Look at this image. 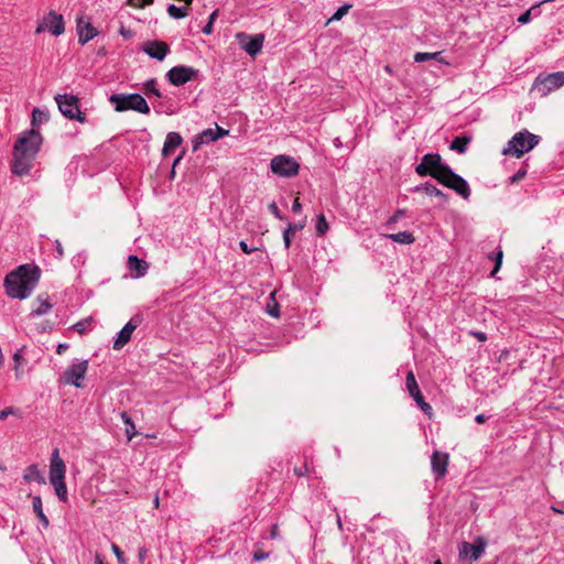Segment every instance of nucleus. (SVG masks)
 I'll list each match as a JSON object with an SVG mask.
<instances>
[{
	"mask_svg": "<svg viewBox=\"0 0 564 564\" xmlns=\"http://www.w3.org/2000/svg\"><path fill=\"white\" fill-rule=\"evenodd\" d=\"M39 279L40 270L37 267L22 264L6 276V292L12 299H26L36 286Z\"/></svg>",
	"mask_w": 564,
	"mask_h": 564,
	"instance_id": "nucleus-1",
	"label": "nucleus"
},
{
	"mask_svg": "<svg viewBox=\"0 0 564 564\" xmlns=\"http://www.w3.org/2000/svg\"><path fill=\"white\" fill-rule=\"evenodd\" d=\"M40 151V143H14L11 172L17 176L28 175Z\"/></svg>",
	"mask_w": 564,
	"mask_h": 564,
	"instance_id": "nucleus-2",
	"label": "nucleus"
},
{
	"mask_svg": "<svg viewBox=\"0 0 564 564\" xmlns=\"http://www.w3.org/2000/svg\"><path fill=\"white\" fill-rule=\"evenodd\" d=\"M109 101L116 111L134 110L144 115L150 112L148 102L140 94H113Z\"/></svg>",
	"mask_w": 564,
	"mask_h": 564,
	"instance_id": "nucleus-3",
	"label": "nucleus"
},
{
	"mask_svg": "<svg viewBox=\"0 0 564 564\" xmlns=\"http://www.w3.org/2000/svg\"><path fill=\"white\" fill-rule=\"evenodd\" d=\"M270 169L273 174L280 177L290 178L299 174L300 164L290 155L279 154L271 159Z\"/></svg>",
	"mask_w": 564,
	"mask_h": 564,
	"instance_id": "nucleus-4",
	"label": "nucleus"
},
{
	"mask_svg": "<svg viewBox=\"0 0 564 564\" xmlns=\"http://www.w3.org/2000/svg\"><path fill=\"white\" fill-rule=\"evenodd\" d=\"M55 101L64 117L75 119L79 122L86 121V115L79 110L77 97L67 94H58L55 96Z\"/></svg>",
	"mask_w": 564,
	"mask_h": 564,
	"instance_id": "nucleus-5",
	"label": "nucleus"
},
{
	"mask_svg": "<svg viewBox=\"0 0 564 564\" xmlns=\"http://www.w3.org/2000/svg\"><path fill=\"white\" fill-rule=\"evenodd\" d=\"M562 86H564V70L539 75L533 83L532 89L541 96H546Z\"/></svg>",
	"mask_w": 564,
	"mask_h": 564,
	"instance_id": "nucleus-6",
	"label": "nucleus"
},
{
	"mask_svg": "<svg viewBox=\"0 0 564 564\" xmlns=\"http://www.w3.org/2000/svg\"><path fill=\"white\" fill-rule=\"evenodd\" d=\"M446 169L447 166L441 163V156L438 154L427 153L422 158L421 162L416 165L415 171L421 176L430 175L438 180L440 174H442L443 170Z\"/></svg>",
	"mask_w": 564,
	"mask_h": 564,
	"instance_id": "nucleus-7",
	"label": "nucleus"
},
{
	"mask_svg": "<svg viewBox=\"0 0 564 564\" xmlns=\"http://www.w3.org/2000/svg\"><path fill=\"white\" fill-rule=\"evenodd\" d=\"M437 181L443 185L454 189L463 198H469L470 189L467 182L462 176L454 173L448 166L446 170H443V173L440 174V178Z\"/></svg>",
	"mask_w": 564,
	"mask_h": 564,
	"instance_id": "nucleus-8",
	"label": "nucleus"
},
{
	"mask_svg": "<svg viewBox=\"0 0 564 564\" xmlns=\"http://www.w3.org/2000/svg\"><path fill=\"white\" fill-rule=\"evenodd\" d=\"M45 31H48L54 36L62 35L65 31L63 15L51 10L42 20L39 21L35 33L40 34Z\"/></svg>",
	"mask_w": 564,
	"mask_h": 564,
	"instance_id": "nucleus-9",
	"label": "nucleus"
},
{
	"mask_svg": "<svg viewBox=\"0 0 564 564\" xmlns=\"http://www.w3.org/2000/svg\"><path fill=\"white\" fill-rule=\"evenodd\" d=\"M88 370V360L73 362L64 371L63 378L65 383L72 384L76 388H82L80 380H83Z\"/></svg>",
	"mask_w": 564,
	"mask_h": 564,
	"instance_id": "nucleus-10",
	"label": "nucleus"
},
{
	"mask_svg": "<svg viewBox=\"0 0 564 564\" xmlns=\"http://www.w3.org/2000/svg\"><path fill=\"white\" fill-rule=\"evenodd\" d=\"M197 75V70L189 66H174L172 67L166 77L169 82L174 86H182L191 80H193Z\"/></svg>",
	"mask_w": 564,
	"mask_h": 564,
	"instance_id": "nucleus-11",
	"label": "nucleus"
},
{
	"mask_svg": "<svg viewBox=\"0 0 564 564\" xmlns=\"http://www.w3.org/2000/svg\"><path fill=\"white\" fill-rule=\"evenodd\" d=\"M486 545L487 542L484 538H477L474 543L463 542L459 546V557L476 562L485 553Z\"/></svg>",
	"mask_w": 564,
	"mask_h": 564,
	"instance_id": "nucleus-12",
	"label": "nucleus"
},
{
	"mask_svg": "<svg viewBox=\"0 0 564 564\" xmlns=\"http://www.w3.org/2000/svg\"><path fill=\"white\" fill-rule=\"evenodd\" d=\"M405 383H406V389L410 393V395L414 399V401L416 402L417 406L429 416L432 415V406L425 402L421 391H420V388H419V384L415 380V377H414V373L412 371H409L406 373V379H405Z\"/></svg>",
	"mask_w": 564,
	"mask_h": 564,
	"instance_id": "nucleus-13",
	"label": "nucleus"
},
{
	"mask_svg": "<svg viewBox=\"0 0 564 564\" xmlns=\"http://www.w3.org/2000/svg\"><path fill=\"white\" fill-rule=\"evenodd\" d=\"M237 40L247 54L256 56L260 53L263 46L264 36L263 34H256L251 36L246 33H238Z\"/></svg>",
	"mask_w": 564,
	"mask_h": 564,
	"instance_id": "nucleus-14",
	"label": "nucleus"
},
{
	"mask_svg": "<svg viewBox=\"0 0 564 564\" xmlns=\"http://www.w3.org/2000/svg\"><path fill=\"white\" fill-rule=\"evenodd\" d=\"M66 466L64 460L59 456L58 448H55L50 458V482L54 484L57 481L65 480Z\"/></svg>",
	"mask_w": 564,
	"mask_h": 564,
	"instance_id": "nucleus-15",
	"label": "nucleus"
},
{
	"mask_svg": "<svg viewBox=\"0 0 564 564\" xmlns=\"http://www.w3.org/2000/svg\"><path fill=\"white\" fill-rule=\"evenodd\" d=\"M141 321L138 316L132 317L118 333L117 337L113 341V349L120 350L123 348L131 339L133 332L140 325Z\"/></svg>",
	"mask_w": 564,
	"mask_h": 564,
	"instance_id": "nucleus-16",
	"label": "nucleus"
},
{
	"mask_svg": "<svg viewBox=\"0 0 564 564\" xmlns=\"http://www.w3.org/2000/svg\"><path fill=\"white\" fill-rule=\"evenodd\" d=\"M142 51L150 57L163 61L170 52V47L162 41H148L143 43Z\"/></svg>",
	"mask_w": 564,
	"mask_h": 564,
	"instance_id": "nucleus-17",
	"label": "nucleus"
},
{
	"mask_svg": "<svg viewBox=\"0 0 564 564\" xmlns=\"http://www.w3.org/2000/svg\"><path fill=\"white\" fill-rule=\"evenodd\" d=\"M448 454L434 452L431 457L432 470L437 478L444 477L447 471Z\"/></svg>",
	"mask_w": 564,
	"mask_h": 564,
	"instance_id": "nucleus-18",
	"label": "nucleus"
},
{
	"mask_svg": "<svg viewBox=\"0 0 564 564\" xmlns=\"http://www.w3.org/2000/svg\"><path fill=\"white\" fill-rule=\"evenodd\" d=\"M228 133H229L228 130H226L215 123L214 128H207V129L203 130L202 132H199L196 135V138L194 139V141H202V142L217 141L218 139H221V138L228 135Z\"/></svg>",
	"mask_w": 564,
	"mask_h": 564,
	"instance_id": "nucleus-19",
	"label": "nucleus"
},
{
	"mask_svg": "<svg viewBox=\"0 0 564 564\" xmlns=\"http://www.w3.org/2000/svg\"><path fill=\"white\" fill-rule=\"evenodd\" d=\"M128 269L133 272V278L139 279L148 273L149 264L147 261L139 259L132 254L128 257L127 261Z\"/></svg>",
	"mask_w": 564,
	"mask_h": 564,
	"instance_id": "nucleus-20",
	"label": "nucleus"
},
{
	"mask_svg": "<svg viewBox=\"0 0 564 564\" xmlns=\"http://www.w3.org/2000/svg\"><path fill=\"white\" fill-rule=\"evenodd\" d=\"M536 143H508L502 150L503 155H511L514 158H521L524 153L530 152Z\"/></svg>",
	"mask_w": 564,
	"mask_h": 564,
	"instance_id": "nucleus-21",
	"label": "nucleus"
},
{
	"mask_svg": "<svg viewBox=\"0 0 564 564\" xmlns=\"http://www.w3.org/2000/svg\"><path fill=\"white\" fill-rule=\"evenodd\" d=\"M380 237L390 239L393 242L400 245H411L415 241L414 235L410 231H402L398 234H380Z\"/></svg>",
	"mask_w": 564,
	"mask_h": 564,
	"instance_id": "nucleus-22",
	"label": "nucleus"
},
{
	"mask_svg": "<svg viewBox=\"0 0 564 564\" xmlns=\"http://www.w3.org/2000/svg\"><path fill=\"white\" fill-rule=\"evenodd\" d=\"M305 227V220L299 223H290L285 230L283 231V241L285 249L290 248L291 237L295 235L296 231L302 230Z\"/></svg>",
	"mask_w": 564,
	"mask_h": 564,
	"instance_id": "nucleus-23",
	"label": "nucleus"
},
{
	"mask_svg": "<svg viewBox=\"0 0 564 564\" xmlns=\"http://www.w3.org/2000/svg\"><path fill=\"white\" fill-rule=\"evenodd\" d=\"M25 481H35L39 484H45V478L42 471L39 469L36 465H30L23 475Z\"/></svg>",
	"mask_w": 564,
	"mask_h": 564,
	"instance_id": "nucleus-24",
	"label": "nucleus"
},
{
	"mask_svg": "<svg viewBox=\"0 0 564 564\" xmlns=\"http://www.w3.org/2000/svg\"><path fill=\"white\" fill-rule=\"evenodd\" d=\"M97 35L95 28L87 23L84 28L78 26V41L80 44H86Z\"/></svg>",
	"mask_w": 564,
	"mask_h": 564,
	"instance_id": "nucleus-25",
	"label": "nucleus"
},
{
	"mask_svg": "<svg viewBox=\"0 0 564 564\" xmlns=\"http://www.w3.org/2000/svg\"><path fill=\"white\" fill-rule=\"evenodd\" d=\"M415 189L417 192L423 191L429 196H435V197L440 198V200L442 203L446 200V195L430 182L425 183L422 186H417Z\"/></svg>",
	"mask_w": 564,
	"mask_h": 564,
	"instance_id": "nucleus-26",
	"label": "nucleus"
},
{
	"mask_svg": "<svg viewBox=\"0 0 564 564\" xmlns=\"http://www.w3.org/2000/svg\"><path fill=\"white\" fill-rule=\"evenodd\" d=\"M142 90L148 98H152V97L160 98L161 97V93L159 91V89L156 87L155 79H149L148 82H145L143 84Z\"/></svg>",
	"mask_w": 564,
	"mask_h": 564,
	"instance_id": "nucleus-27",
	"label": "nucleus"
},
{
	"mask_svg": "<svg viewBox=\"0 0 564 564\" xmlns=\"http://www.w3.org/2000/svg\"><path fill=\"white\" fill-rule=\"evenodd\" d=\"M120 415H121L123 423L127 426L126 435H127L128 440L131 441L133 438V436L137 434L134 423H133L131 416L127 412H122Z\"/></svg>",
	"mask_w": 564,
	"mask_h": 564,
	"instance_id": "nucleus-28",
	"label": "nucleus"
},
{
	"mask_svg": "<svg viewBox=\"0 0 564 564\" xmlns=\"http://www.w3.org/2000/svg\"><path fill=\"white\" fill-rule=\"evenodd\" d=\"M509 141H540V137L523 129L517 132Z\"/></svg>",
	"mask_w": 564,
	"mask_h": 564,
	"instance_id": "nucleus-29",
	"label": "nucleus"
},
{
	"mask_svg": "<svg viewBox=\"0 0 564 564\" xmlns=\"http://www.w3.org/2000/svg\"><path fill=\"white\" fill-rule=\"evenodd\" d=\"M48 120V112L43 109L34 108L32 111V126L35 127Z\"/></svg>",
	"mask_w": 564,
	"mask_h": 564,
	"instance_id": "nucleus-30",
	"label": "nucleus"
},
{
	"mask_svg": "<svg viewBox=\"0 0 564 564\" xmlns=\"http://www.w3.org/2000/svg\"><path fill=\"white\" fill-rule=\"evenodd\" d=\"M351 7L352 6L348 4V3L339 7L336 10V12L327 20L326 25H328L332 22L341 20L348 13V11L351 9Z\"/></svg>",
	"mask_w": 564,
	"mask_h": 564,
	"instance_id": "nucleus-31",
	"label": "nucleus"
},
{
	"mask_svg": "<svg viewBox=\"0 0 564 564\" xmlns=\"http://www.w3.org/2000/svg\"><path fill=\"white\" fill-rule=\"evenodd\" d=\"M167 13L173 19H183L188 14L186 8L176 7L175 4H170L167 7Z\"/></svg>",
	"mask_w": 564,
	"mask_h": 564,
	"instance_id": "nucleus-32",
	"label": "nucleus"
},
{
	"mask_svg": "<svg viewBox=\"0 0 564 564\" xmlns=\"http://www.w3.org/2000/svg\"><path fill=\"white\" fill-rule=\"evenodd\" d=\"M316 235L323 237L328 230V223L323 214L317 215L316 218Z\"/></svg>",
	"mask_w": 564,
	"mask_h": 564,
	"instance_id": "nucleus-33",
	"label": "nucleus"
},
{
	"mask_svg": "<svg viewBox=\"0 0 564 564\" xmlns=\"http://www.w3.org/2000/svg\"><path fill=\"white\" fill-rule=\"evenodd\" d=\"M55 494L61 501H67V487L65 480L52 484Z\"/></svg>",
	"mask_w": 564,
	"mask_h": 564,
	"instance_id": "nucleus-34",
	"label": "nucleus"
},
{
	"mask_svg": "<svg viewBox=\"0 0 564 564\" xmlns=\"http://www.w3.org/2000/svg\"><path fill=\"white\" fill-rule=\"evenodd\" d=\"M441 57V52H434V53H423L419 52L414 55V61L417 63L426 62L430 59H438Z\"/></svg>",
	"mask_w": 564,
	"mask_h": 564,
	"instance_id": "nucleus-35",
	"label": "nucleus"
},
{
	"mask_svg": "<svg viewBox=\"0 0 564 564\" xmlns=\"http://www.w3.org/2000/svg\"><path fill=\"white\" fill-rule=\"evenodd\" d=\"M91 322H93V318H86V319L79 321L76 324H74L73 328L77 333L84 334L90 326Z\"/></svg>",
	"mask_w": 564,
	"mask_h": 564,
	"instance_id": "nucleus-36",
	"label": "nucleus"
},
{
	"mask_svg": "<svg viewBox=\"0 0 564 564\" xmlns=\"http://www.w3.org/2000/svg\"><path fill=\"white\" fill-rule=\"evenodd\" d=\"M218 17V10H215L210 13L209 18H208V22L207 24L203 28V33L205 34H212L213 33V25H214V22L215 20L217 19Z\"/></svg>",
	"mask_w": 564,
	"mask_h": 564,
	"instance_id": "nucleus-37",
	"label": "nucleus"
},
{
	"mask_svg": "<svg viewBox=\"0 0 564 564\" xmlns=\"http://www.w3.org/2000/svg\"><path fill=\"white\" fill-rule=\"evenodd\" d=\"M270 300L273 302V306H271L270 303H268L267 312L269 315H271L273 317H279V315H280L279 304L275 302L274 293L270 294Z\"/></svg>",
	"mask_w": 564,
	"mask_h": 564,
	"instance_id": "nucleus-38",
	"label": "nucleus"
},
{
	"mask_svg": "<svg viewBox=\"0 0 564 564\" xmlns=\"http://www.w3.org/2000/svg\"><path fill=\"white\" fill-rule=\"evenodd\" d=\"M181 144L182 143H164L162 149V155L166 158L170 154H173Z\"/></svg>",
	"mask_w": 564,
	"mask_h": 564,
	"instance_id": "nucleus-39",
	"label": "nucleus"
},
{
	"mask_svg": "<svg viewBox=\"0 0 564 564\" xmlns=\"http://www.w3.org/2000/svg\"><path fill=\"white\" fill-rule=\"evenodd\" d=\"M538 7H539V4L538 6H533L529 10H527L524 13H522L518 18V22L521 23V24H525V23L530 22L531 21L532 12L535 11L538 9Z\"/></svg>",
	"mask_w": 564,
	"mask_h": 564,
	"instance_id": "nucleus-40",
	"label": "nucleus"
},
{
	"mask_svg": "<svg viewBox=\"0 0 564 564\" xmlns=\"http://www.w3.org/2000/svg\"><path fill=\"white\" fill-rule=\"evenodd\" d=\"M32 508L35 514L43 512V505L40 496H34L32 498Z\"/></svg>",
	"mask_w": 564,
	"mask_h": 564,
	"instance_id": "nucleus-41",
	"label": "nucleus"
},
{
	"mask_svg": "<svg viewBox=\"0 0 564 564\" xmlns=\"http://www.w3.org/2000/svg\"><path fill=\"white\" fill-rule=\"evenodd\" d=\"M51 308V304L44 300L40 302L39 307L34 311L36 315H44L46 314Z\"/></svg>",
	"mask_w": 564,
	"mask_h": 564,
	"instance_id": "nucleus-42",
	"label": "nucleus"
},
{
	"mask_svg": "<svg viewBox=\"0 0 564 564\" xmlns=\"http://www.w3.org/2000/svg\"><path fill=\"white\" fill-rule=\"evenodd\" d=\"M13 361H14V371H15V377L17 378H20V366H21V362H22V355L20 351H17L14 355H13Z\"/></svg>",
	"mask_w": 564,
	"mask_h": 564,
	"instance_id": "nucleus-43",
	"label": "nucleus"
},
{
	"mask_svg": "<svg viewBox=\"0 0 564 564\" xmlns=\"http://www.w3.org/2000/svg\"><path fill=\"white\" fill-rule=\"evenodd\" d=\"M404 214V210L402 209H399L394 213V215H392L389 220L387 221L386 226L389 227V228H392V226L394 224H397L399 221V219L401 218V216Z\"/></svg>",
	"mask_w": 564,
	"mask_h": 564,
	"instance_id": "nucleus-44",
	"label": "nucleus"
},
{
	"mask_svg": "<svg viewBox=\"0 0 564 564\" xmlns=\"http://www.w3.org/2000/svg\"><path fill=\"white\" fill-rule=\"evenodd\" d=\"M502 251L499 250L497 253H496V257H495V261H496V264H495V268L494 270L491 271L490 275L491 276H495L496 273L499 271L500 267H501V263H502Z\"/></svg>",
	"mask_w": 564,
	"mask_h": 564,
	"instance_id": "nucleus-45",
	"label": "nucleus"
},
{
	"mask_svg": "<svg viewBox=\"0 0 564 564\" xmlns=\"http://www.w3.org/2000/svg\"><path fill=\"white\" fill-rule=\"evenodd\" d=\"M111 550L115 553L119 564H126L123 552L120 550V547L117 544H112Z\"/></svg>",
	"mask_w": 564,
	"mask_h": 564,
	"instance_id": "nucleus-46",
	"label": "nucleus"
},
{
	"mask_svg": "<svg viewBox=\"0 0 564 564\" xmlns=\"http://www.w3.org/2000/svg\"><path fill=\"white\" fill-rule=\"evenodd\" d=\"M19 410L13 408V406H8L3 410L0 411V420H6L9 415L13 414H18Z\"/></svg>",
	"mask_w": 564,
	"mask_h": 564,
	"instance_id": "nucleus-47",
	"label": "nucleus"
},
{
	"mask_svg": "<svg viewBox=\"0 0 564 564\" xmlns=\"http://www.w3.org/2000/svg\"><path fill=\"white\" fill-rule=\"evenodd\" d=\"M268 557H269V553L264 552L262 550L254 551L253 555H252V558L256 562H260V561L267 560Z\"/></svg>",
	"mask_w": 564,
	"mask_h": 564,
	"instance_id": "nucleus-48",
	"label": "nucleus"
},
{
	"mask_svg": "<svg viewBox=\"0 0 564 564\" xmlns=\"http://www.w3.org/2000/svg\"><path fill=\"white\" fill-rule=\"evenodd\" d=\"M268 208H269V210L271 212V214H272L275 218H278V219H283V217H282V215H281V213H280V209H279V207H278V205H276V203H275V202L270 203V204H269V206H268Z\"/></svg>",
	"mask_w": 564,
	"mask_h": 564,
	"instance_id": "nucleus-49",
	"label": "nucleus"
},
{
	"mask_svg": "<svg viewBox=\"0 0 564 564\" xmlns=\"http://www.w3.org/2000/svg\"><path fill=\"white\" fill-rule=\"evenodd\" d=\"M527 175V170H519L516 174H513L509 181L510 183L520 182Z\"/></svg>",
	"mask_w": 564,
	"mask_h": 564,
	"instance_id": "nucleus-50",
	"label": "nucleus"
},
{
	"mask_svg": "<svg viewBox=\"0 0 564 564\" xmlns=\"http://www.w3.org/2000/svg\"><path fill=\"white\" fill-rule=\"evenodd\" d=\"M239 246H240L241 250H242L246 254H250L251 252H253V251H256V250H258V249H259L258 247H252V248H250V247L248 246V243H247L246 241H243V240H241V241L239 242Z\"/></svg>",
	"mask_w": 564,
	"mask_h": 564,
	"instance_id": "nucleus-51",
	"label": "nucleus"
},
{
	"mask_svg": "<svg viewBox=\"0 0 564 564\" xmlns=\"http://www.w3.org/2000/svg\"><path fill=\"white\" fill-rule=\"evenodd\" d=\"M467 144L468 143H451V149L464 153L467 150Z\"/></svg>",
	"mask_w": 564,
	"mask_h": 564,
	"instance_id": "nucleus-52",
	"label": "nucleus"
},
{
	"mask_svg": "<svg viewBox=\"0 0 564 564\" xmlns=\"http://www.w3.org/2000/svg\"><path fill=\"white\" fill-rule=\"evenodd\" d=\"M165 141H182V137L177 132H169Z\"/></svg>",
	"mask_w": 564,
	"mask_h": 564,
	"instance_id": "nucleus-53",
	"label": "nucleus"
},
{
	"mask_svg": "<svg viewBox=\"0 0 564 564\" xmlns=\"http://www.w3.org/2000/svg\"><path fill=\"white\" fill-rule=\"evenodd\" d=\"M292 212L295 214H299L302 212V204L300 203L299 198L294 199L292 204Z\"/></svg>",
	"mask_w": 564,
	"mask_h": 564,
	"instance_id": "nucleus-54",
	"label": "nucleus"
},
{
	"mask_svg": "<svg viewBox=\"0 0 564 564\" xmlns=\"http://www.w3.org/2000/svg\"><path fill=\"white\" fill-rule=\"evenodd\" d=\"M36 517L39 518L44 528H47L50 525V521L44 512L36 514Z\"/></svg>",
	"mask_w": 564,
	"mask_h": 564,
	"instance_id": "nucleus-55",
	"label": "nucleus"
},
{
	"mask_svg": "<svg viewBox=\"0 0 564 564\" xmlns=\"http://www.w3.org/2000/svg\"><path fill=\"white\" fill-rule=\"evenodd\" d=\"M55 245H56L57 258H62L64 256L63 247L58 240L55 241Z\"/></svg>",
	"mask_w": 564,
	"mask_h": 564,
	"instance_id": "nucleus-56",
	"label": "nucleus"
},
{
	"mask_svg": "<svg viewBox=\"0 0 564 564\" xmlns=\"http://www.w3.org/2000/svg\"><path fill=\"white\" fill-rule=\"evenodd\" d=\"M470 140H471V137L463 134V135H456L452 141H464V142H467V141H470Z\"/></svg>",
	"mask_w": 564,
	"mask_h": 564,
	"instance_id": "nucleus-57",
	"label": "nucleus"
},
{
	"mask_svg": "<svg viewBox=\"0 0 564 564\" xmlns=\"http://www.w3.org/2000/svg\"><path fill=\"white\" fill-rule=\"evenodd\" d=\"M147 554H148V550L145 547H141L139 550V560H140V562L144 561V558L147 557Z\"/></svg>",
	"mask_w": 564,
	"mask_h": 564,
	"instance_id": "nucleus-58",
	"label": "nucleus"
},
{
	"mask_svg": "<svg viewBox=\"0 0 564 564\" xmlns=\"http://www.w3.org/2000/svg\"><path fill=\"white\" fill-rule=\"evenodd\" d=\"M153 3V0H140V3L138 6V9H143L147 6H150Z\"/></svg>",
	"mask_w": 564,
	"mask_h": 564,
	"instance_id": "nucleus-59",
	"label": "nucleus"
},
{
	"mask_svg": "<svg viewBox=\"0 0 564 564\" xmlns=\"http://www.w3.org/2000/svg\"><path fill=\"white\" fill-rule=\"evenodd\" d=\"M278 534H279V533H278V525H276V524H274V525L272 527L271 531H270V538H271V539H276V538H278Z\"/></svg>",
	"mask_w": 564,
	"mask_h": 564,
	"instance_id": "nucleus-60",
	"label": "nucleus"
},
{
	"mask_svg": "<svg viewBox=\"0 0 564 564\" xmlns=\"http://www.w3.org/2000/svg\"><path fill=\"white\" fill-rule=\"evenodd\" d=\"M67 347H68V346H67V344H59V345L57 346V348H56V352H57L58 355H61V354H63V352L67 349Z\"/></svg>",
	"mask_w": 564,
	"mask_h": 564,
	"instance_id": "nucleus-61",
	"label": "nucleus"
},
{
	"mask_svg": "<svg viewBox=\"0 0 564 564\" xmlns=\"http://www.w3.org/2000/svg\"><path fill=\"white\" fill-rule=\"evenodd\" d=\"M475 421H476L477 423H479V424L485 423V422H486V416H485V414H478V415H476Z\"/></svg>",
	"mask_w": 564,
	"mask_h": 564,
	"instance_id": "nucleus-62",
	"label": "nucleus"
},
{
	"mask_svg": "<svg viewBox=\"0 0 564 564\" xmlns=\"http://www.w3.org/2000/svg\"><path fill=\"white\" fill-rule=\"evenodd\" d=\"M140 0H127V4L132 8H138Z\"/></svg>",
	"mask_w": 564,
	"mask_h": 564,
	"instance_id": "nucleus-63",
	"label": "nucleus"
},
{
	"mask_svg": "<svg viewBox=\"0 0 564 564\" xmlns=\"http://www.w3.org/2000/svg\"><path fill=\"white\" fill-rule=\"evenodd\" d=\"M552 511L555 512V513H558V514H564V510L563 509H560V508H556L554 506L551 507Z\"/></svg>",
	"mask_w": 564,
	"mask_h": 564,
	"instance_id": "nucleus-64",
	"label": "nucleus"
}]
</instances>
